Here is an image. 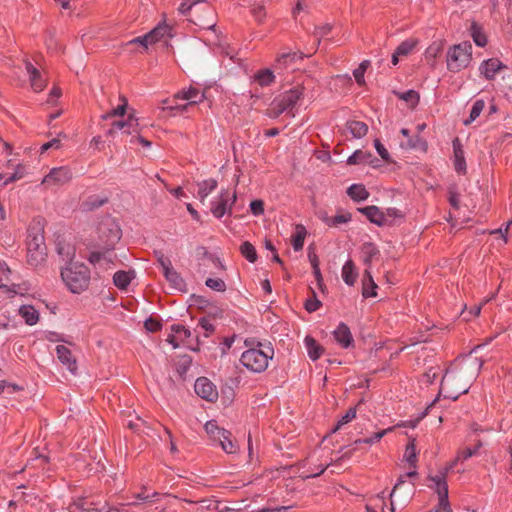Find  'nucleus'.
Returning a JSON list of instances; mask_svg holds the SVG:
<instances>
[{
	"label": "nucleus",
	"mask_w": 512,
	"mask_h": 512,
	"mask_svg": "<svg viewBox=\"0 0 512 512\" xmlns=\"http://www.w3.org/2000/svg\"><path fill=\"white\" fill-rule=\"evenodd\" d=\"M454 154V168L458 174H466L467 166L464 155V150L459 138H455L452 142Z\"/></svg>",
	"instance_id": "23"
},
{
	"label": "nucleus",
	"mask_w": 512,
	"mask_h": 512,
	"mask_svg": "<svg viewBox=\"0 0 512 512\" xmlns=\"http://www.w3.org/2000/svg\"><path fill=\"white\" fill-rule=\"evenodd\" d=\"M112 250H107L103 248V251H93L90 253L88 257V261L93 266H98L100 268L107 269L112 264H114V260L116 259V255L111 252Z\"/></svg>",
	"instance_id": "18"
},
{
	"label": "nucleus",
	"mask_w": 512,
	"mask_h": 512,
	"mask_svg": "<svg viewBox=\"0 0 512 512\" xmlns=\"http://www.w3.org/2000/svg\"><path fill=\"white\" fill-rule=\"evenodd\" d=\"M61 278L71 293L80 294L89 288L91 272L83 263H68L61 269Z\"/></svg>",
	"instance_id": "2"
},
{
	"label": "nucleus",
	"mask_w": 512,
	"mask_h": 512,
	"mask_svg": "<svg viewBox=\"0 0 512 512\" xmlns=\"http://www.w3.org/2000/svg\"><path fill=\"white\" fill-rule=\"evenodd\" d=\"M398 97L407 103H410L411 106H416L419 102V94L415 90H408L402 93L397 94Z\"/></svg>",
	"instance_id": "54"
},
{
	"label": "nucleus",
	"mask_w": 512,
	"mask_h": 512,
	"mask_svg": "<svg viewBox=\"0 0 512 512\" xmlns=\"http://www.w3.org/2000/svg\"><path fill=\"white\" fill-rule=\"evenodd\" d=\"M175 98L186 100V101H188V103L185 105L163 106L162 109L164 111H170L171 115H175V113H173L174 111L175 112H184V111H186L188 106L194 105V104H199V103L203 102V100L205 99V94H204V92L200 91L197 88L189 87L188 89H183V90L179 91L175 95Z\"/></svg>",
	"instance_id": "9"
},
{
	"label": "nucleus",
	"mask_w": 512,
	"mask_h": 512,
	"mask_svg": "<svg viewBox=\"0 0 512 512\" xmlns=\"http://www.w3.org/2000/svg\"><path fill=\"white\" fill-rule=\"evenodd\" d=\"M56 354H57L59 361L64 366H66L67 369L72 374H75L77 371V362H76V359L74 358L71 350L64 345H57Z\"/></svg>",
	"instance_id": "24"
},
{
	"label": "nucleus",
	"mask_w": 512,
	"mask_h": 512,
	"mask_svg": "<svg viewBox=\"0 0 512 512\" xmlns=\"http://www.w3.org/2000/svg\"><path fill=\"white\" fill-rule=\"evenodd\" d=\"M99 239L104 249L113 250L121 239V229L113 220L102 222L98 228Z\"/></svg>",
	"instance_id": "10"
},
{
	"label": "nucleus",
	"mask_w": 512,
	"mask_h": 512,
	"mask_svg": "<svg viewBox=\"0 0 512 512\" xmlns=\"http://www.w3.org/2000/svg\"><path fill=\"white\" fill-rule=\"evenodd\" d=\"M372 154L370 152L356 150L350 155L347 159V163L349 165H357V164H371L372 163Z\"/></svg>",
	"instance_id": "37"
},
{
	"label": "nucleus",
	"mask_w": 512,
	"mask_h": 512,
	"mask_svg": "<svg viewBox=\"0 0 512 512\" xmlns=\"http://www.w3.org/2000/svg\"><path fill=\"white\" fill-rule=\"evenodd\" d=\"M352 219L351 217V214L350 213H341V214H337L333 217H330V218H327L326 219V224L328 226H338L340 224H344V223H348L350 222Z\"/></svg>",
	"instance_id": "52"
},
{
	"label": "nucleus",
	"mask_w": 512,
	"mask_h": 512,
	"mask_svg": "<svg viewBox=\"0 0 512 512\" xmlns=\"http://www.w3.org/2000/svg\"><path fill=\"white\" fill-rule=\"evenodd\" d=\"M505 68V65L497 59V58H490L487 60H484L479 67L480 74L485 77L487 80H493L496 76V74Z\"/></svg>",
	"instance_id": "21"
},
{
	"label": "nucleus",
	"mask_w": 512,
	"mask_h": 512,
	"mask_svg": "<svg viewBox=\"0 0 512 512\" xmlns=\"http://www.w3.org/2000/svg\"><path fill=\"white\" fill-rule=\"evenodd\" d=\"M358 211L365 215L367 219L376 224L377 226H386L387 221L384 217L383 211L377 206L371 205L359 208Z\"/></svg>",
	"instance_id": "27"
},
{
	"label": "nucleus",
	"mask_w": 512,
	"mask_h": 512,
	"mask_svg": "<svg viewBox=\"0 0 512 512\" xmlns=\"http://www.w3.org/2000/svg\"><path fill=\"white\" fill-rule=\"evenodd\" d=\"M205 285L217 292H224L226 290L225 282L220 278H207Z\"/></svg>",
	"instance_id": "55"
},
{
	"label": "nucleus",
	"mask_w": 512,
	"mask_h": 512,
	"mask_svg": "<svg viewBox=\"0 0 512 512\" xmlns=\"http://www.w3.org/2000/svg\"><path fill=\"white\" fill-rule=\"evenodd\" d=\"M470 34L474 43L479 47H484L487 44V38L482 28L476 23L472 22L470 26Z\"/></svg>",
	"instance_id": "41"
},
{
	"label": "nucleus",
	"mask_w": 512,
	"mask_h": 512,
	"mask_svg": "<svg viewBox=\"0 0 512 512\" xmlns=\"http://www.w3.org/2000/svg\"><path fill=\"white\" fill-rule=\"evenodd\" d=\"M167 31L166 27L158 26L143 36L133 38L126 43V46L139 45L143 50H147L152 44L162 39Z\"/></svg>",
	"instance_id": "14"
},
{
	"label": "nucleus",
	"mask_w": 512,
	"mask_h": 512,
	"mask_svg": "<svg viewBox=\"0 0 512 512\" xmlns=\"http://www.w3.org/2000/svg\"><path fill=\"white\" fill-rule=\"evenodd\" d=\"M342 279L348 286H353L357 280L358 273L354 262L349 259L345 262L341 271Z\"/></svg>",
	"instance_id": "33"
},
{
	"label": "nucleus",
	"mask_w": 512,
	"mask_h": 512,
	"mask_svg": "<svg viewBox=\"0 0 512 512\" xmlns=\"http://www.w3.org/2000/svg\"><path fill=\"white\" fill-rule=\"evenodd\" d=\"M304 345L307 354L312 361L318 360L324 352V348L310 335H307L304 338Z\"/></svg>",
	"instance_id": "31"
},
{
	"label": "nucleus",
	"mask_w": 512,
	"mask_h": 512,
	"mask_svg": "<svg viewBox=\"0 0 512 512\" xmlns=\"http://www.w3.org/2000/svg\"><path fill=\"white\" fill-rule=\"evenodd\" d=\"M304 90L305 88L302 84H297L279 94L271 104L275 116H279L285 112H292L298 102L303 98Z\"/></svg>",
	"instance_id": "6"
},
{
	"label": "nucleus",
	"mask_w": 512,
	"mask_h": 512,
	"mask_svg": "<svg viewBox=\"0 0 512 512\" xmlns=\"http://www.w3.org/2000/svg\"><path fill=\"white\" fill-rule=\"evenodd\" d=\"M403 462L406 464L408 469L417 470L418 452L416 450L415 439H410L406 445Z\"/></svg>",
	"instance_id": "30"
},
{
	"label": "nucleus",
	"mask_w": 512,
	"mask_h": 512,
	"mask_svg": "<svg viewBox=\"0 0 512 512\" xmlns=\"http://www.w3.org/2000/svg\"><path fill=\"white\" fill-rule=\"evenodd\" d=\"M413 494V487L409 485L405 495L401 499L390 498V505H387L386 498L384 493L378 494L374 497H371L366 504L367 512H394L395 505L399 504L400 506H405L409 500L411 499Z\"/></svg>",
	"instance_id": "7"
},
{
	"label": "nucleus",
	"mask_w": 512,
	"mask_h": 512,
	"mask_svg": "<svg viewBox=\"0 0 512 512\" xmlns=\"http://www.w3.org/2000/svg\"><path fill=\"white\" fill-rule=\"evenodd\" d=\"M138 127V119L130 114L124 121H114L112 127L107 131V135L113 137L116 130H122L128 135H132L133 133H138Z\"/></svg>",
	"instance_id": "17"
},
{
	"label": "nucleus",
	"mask_w": 512,
	"mask_h": 512,
	"mask_svg": "<svg viewBox=\"0 0 512 512\" xmlns=\"http://www.w3.org/2000/svg\"><path fill=\"white\" fill-rule=\"evenodd\" d=\"M204 428L212 442L216 438H219L220 436L225 435L226 429L219 427L217 424V421H215V420H210V421L206 422Z\"/></svg>",
	"instance_id": "44"
},
{
	"label": "nucleus",
	"mask_w": 512,
	"mask_h": 512,
	"mask_svg": "<svg viewBox=\"0 0 512 512\" xmlns=\"http://www.w3.org/2000/svg\"><path fill=\"white\" fill-rule=\"evenodd\" d=\"M197 186V197L202 203H204L206 198L217 188L218 182L216 179L209 178L198 182Z\"/></svg>",
	"instance_id": "32"
},
{
	"label": "nucleus",
	"mask_w": 512,
	"mask_h": 512,
	"mask_svg": "<svg viewBox=\"0 0 512 512\" xmlns=\"http://www.w3.org/2000/svg\"><path fill=\"white\" fill-rule=\"evenodd\" d=\"M442 52V45L440 43L434 42L432 43L425 52L426 58L435 59Z\"/></svg>",
	"instance_id": "60"
},
{
	"label": "nucleus",
	"mask_w": 512,
	"mask_h": 512,
	"mask_svg": "<svg viewBox=\"0 0 512 512\" xmlns=\"http://www.w3.org/2000/svg\"><path fill=\"white\" fill-rule=\"evenodd\" d=\"M304 306L308 312L312 313L320 308L321 302L317 299L316 294L313 292V296L305 301Z\"/></svg>",
	"instance_id": "63"
},
{
	"label": "nucleus",
	"mask_w": 512,
	"mask_h": 512,
	"mask_svg": "<svg viewBox=\"0 0 512 512\" xmlns=\"http://www.w3.org/2000/svg\"><path fill=\"white\" fill-rule=\"evenodd\" d=\"M484 107H485L484 100H482V99L476 100L472 105L469 118L464 120V125H469L473 121H475L482 113Z\"/></svg>",
	"instance_id": "47"
},
{
	"label": "nucleus",
	"mask_w": 512,
	"mask_h": 512,
	"mask_svg": "<svg viewBox=\"0 0 512 512\" xmlns=\"http://www.w3.org/2000/svg\"><path fill=\"white\" fill-rule=\"evenodd\" d=\"M132 504L133 503H120L117 506H111L109 503L105 502L102 507H97L94 509L99 512H113V511L121 512V511H124V508L126 506L132 505Z\"/></svg>",
	"instance_id": "59"
},
{
	"label": "nucleus",
	"mask_w": 512,
	"mask_h": 512,
	"mask_svg": "<svg viewBox=\"0 0 512 512\" xmlns=\"http://www.w3.org/2000/svg\"><path fill=\"white\" fill-rule=\"evenodd\" d=\"M237 200L235 191L230 192L228 189H222L218 196L211 202V213L217 218L221 219L224 215H231L232 207Z\"/></svg>",
	"instance_id": "8"
},
{
	"label": "nucleus",
	"mask_w": 512,
	"mask_h": 512,
	"mask_svg": "<svg viewBox=\"0 0 512 512\" xmlns=\"http://www.w3.org/2000/svg\"><path fill=\"white\" fill-rule=\"evenodd\" d=\"M482 447V443L479 441L474 447H467L460 450L456 455V460L466 461L472 456L476 455L479 449Z\"/></svg>",
	"instance_id": "51"
},
{
	"label": "nucleus",
	"mask_w": 512,
	"mask_h": 512,
	"mask_svg": "<svg viewBox=\"0 0 512 512\" xmlns=\"http://www.w3.org/2000/svg\"><path fill=\"white\" fill-rule=\"evenodd\" d=\"M347 129L353 135L354 138H363L368 132V126L362 121H349L347 123Z\"/></svg>",
	"instance_id": "39"
},
{
	"label": "nucleus",
	"mask_w": 512,
	"mask_h": 512,
	"mask_svg": "<svg viewBox=\"0 0 512 512\" xmlns=\"http://www.w3.org/2000/svg\"><path fill=\"white\" fill-rule=\"evenodd\" d=\"M356 417V408H350L348 411L341 417L338 421L336 427L334 428V432L339 430L343 425L349 423Z\"/></svg>",
	"instance_id": "57"
},
{
	"label": "nucleus",
	"mask_w": 512,
	"mask_h": 512,
	"mask_svg": "<svg viewBox=\"0 0 512 512\" xmlns=\"http://www.w3.org/2000/svg\"><path fill=\"white\" fill-rule=\"evenodd\" d=\"M392 430H393V427H389L387 429H384V430L374 433L370 437H367L364 439H357L354 442V445L358 446L360 444H368V445L375 444V443L379 442L388 432H391Z\"/></svg>",
	"instance_id": "45"
},
{
	"label": "nucleus",
	"mask_w": 512,
	"mask_h": 512,
	"mask_svg": "<svg viewBox=\"0 0 512 512\" xmlns=\"http://www.w3.org/2000/svg\"><path fill=\"white\" fill-rule=\"evenodd\" d=\"M212 444L219 445L228 454H235L239 450V446L229 430H225V435L216 438Z\"/></svg>",
	"instance_id": "28"
},
{
	"label": "nucleus",
	"mask_w": 512,
	"mask_h": 512,
	"mask_svg": "<svg viewBox=\"0 0 512 512\" xmlns=\"http://www.w3.org/2000/svg\"><path fill=\"white\" fill-rule=\"evenodd\" d=\"M56 252L67 264L74 263L73 259L76 256V248L72 243L58 238L56 242Z\"/></svg>",
	"instance_id": "26"
},
{
	"label": "nucleus",
	"mask_w": 512,
	"mask_h": 512,
	"mask_svg": "<svg viewBox=\"0 0 512 512\" xmlns=\"http://www.w3.org/2000/svg\"><path fill=\"white\" fill-rule=\"evenodd\" d=\"M121 104H119L117 107L111 109L110 111L106 112L101 116L103 120H108L112 117H122L126 113V109L128 106L127 99L124 96L120 97Z\"/></svg>",
	"instance_id": "43"
},
{
	"label": "nucleus",
	"mask_w": 512,
	"mask_h": 512,
	"mask_svg": "<svg viewBox=\"0 0 512 512\" xmlns=\"http://www.w3.org/2000/svg\"><path fill=\"white\" fill-rule=\"evenodd\" d=\"M369 66H370V61L364 60L360 63V65L356 69H354L353 76L358 85L362 86L365 84L364 75Z\"/></svg>",
	"instance_id": "50"
},
{
	"label": "nucleus",
	"mask_w": 512,
	"mask_h": 512,
	"mask_svg": "<svg viewBox=\"0 0 512 512\" xmlns=\"http://www.w3.org/2000/svg\"><path fill=\"white\" fill-rule=\"evenodd\" d=\"M240 252L250 263L256 262L257 252L255 247L249 241H245L241 244Z\"/></svg>",
	"instance_id": "48"
},
{
	"label": "nucleus",
	"mask_w": 512,
	"mask_h": 512,
	"mask_svg": "<svg viewBox=\"0 0 512 512\" xmlns=\"http://www.w3.org/2000/svg\"><path fill=\"white\" fill-rule=\"evenodd\" d=\"M19 315L27 325H35L39 321V312L32 305H22L19 308Z\"/></svg>",
	"instance_id": "35"
},
{
	"label": "nucleus",
	"mask_w": 512,
	"mask_h": 512,
	"mask_svg": "<svg viewBox=\"0 0 512 512\" xmlns=\"http://www.w3.org/2000/svg\"><path fill=\"white\" fill-rule=\"evenodd\" d=\"M482 364L477 358H469L448 369L441 381V391L445 392V397L456 400L461 394L467 393Z\"/></svg>",
	"instance_id": "1"
},
{
	"label": "nucleus",
	"mask_w": 512,
	"mask_h": 512,
	"mask_svg": "<svg viewBox=\"0 0 512 512\" xmlns=\"http://www.w3.org/2000/svg\"><path fill=\"white\" fill-rule=\"evenodd\" d=\"M365 275L368 277V282L371 284V289L367 287V280H363L362 295L364 298L375 297L377 284L374 282L373 277L369 270H365Z\"/></svg>",
	"instance_id": "49"
},
{
	"label": "nucleus",
	"mask_w": 512,
	"mask_h": 512,
	"mask_svg": "<svg viewBox=\"0 0 512 512\" xmlns=\"http://www.w3.org/2000/svg\"><path fill=\"white\" fill-rule=\"evenodd\" d=\"M347 194L352 200L356 202L365 201L369 197V192L362 184H352L347 189Z\"/></svg>",
	"instance_id": "36"
},
{
	"label": "nucleus",
	"mask_w": 512,
	"mask_h": 512,
	"mask_svg": "<svg viewBox=\"0 0 512 512\" xmlns=\"http://www.w3.org/2000/svg\"><path fill=\"white\" fill-rule=\"evenodd\" d=\"M374 147L379 154V156L386 162L390 160V154L385 146L381 143L379 139L374 140Z\"/></svg>",
	"instance_id": "64"
},
{
	"label": "nucleus",
	"mask_w": 512,
	"mask_h": 512,
	"mask_svg": "<svg viewBox=\"0 0 512 512\" xmlns=\"http://www.w3.org/2000/svg\"><path fill=\"white\" fill-rule=\"evenodd\" d=\"M379 254V250L372 243H365L362 246V257L365 265H369L373 258Z\"/></svg>",
	"instance_id": "46"
},
{
	"label": "nucleus",
	"mask_w": 512,
	"mask_h": 512,
	"mask_svg": "<svg viewBox=\"0 0 512 512\" xmlns=\"http://www.w3.org/2000/svg\"><path fill=\"white\" fill-rule=\"evenodd\" d=\"M274 350L271 347L250 348L241 355L240 362L249 371L253 373L264 372L269 364V360L273 358Z\"/></svg>",
	"instance_id": "5"
},
{
	"label": "nucleus",
	"mask_w": 512,
	"mask_h": 512,
	"mask_svg": "<svg viewBox=\"0 0 512 512\" xmlns=\"http://www.w3.org/2000/svg\"><path fill=\"white\" fill-rule=\"evenodd\" d=\"M63 137V138H66V135L63 134V133H60L58 135L57 138H53L52 140L44 143L41 147H40V152L41 153H44L46 151H48L49 149H59L61 147V140H60V137Z\"/></svg>",
	"instance_id": "56"
},
{
	"label": "nucleus",
	"mask_w": 512,
	"mask_h": 512,
	"mask_svg": "<svg viewBox=\"0 0 512 512\" xmlns=\"http://www.w3.org/2000/svg\"><path fill=\"white\" fill-rule=\"evenodd\" d=\"M163 275L165 279L174 287L180 289L184 285V281L180 274L173 268L172 265L164 269Z\"/></svg>",
	"instance_id": "38"
},
{
	"label": "nucleus",
	"mask_w": 512,
	"mask_h": 512,
	"mask_svg": "<svg viewBox=\"0 0 512 512\" xmlns=\"http://www.w3.org/2000/svg\"><path fill=\"white\" fill-rule=\"evenodd\" d=\"M415 44L413 41H403L397 48H396V52H397V55H400V56H406L408 55L414 48Z\"/></svg>",
	"instance_id": "61"
},
{
	"label": "nucleus",
	"mask_w": 512,
	"mask_h": 512,
	"mask_svg": "<svg viewBox=\"0 0 512 512\" xmlns=\"http://www.w3.org/2000/svg\"><path fill=\"white\" fill-rule=\"evenodd\" d=\"M194 390L201 398L213 402L218 398L215 385L206 377H200L195 381Z\"/></svg>",
	"instance_id": "16"
},
{
	"label": "nucleus",
	"mask_w": 512,
	"mask_h": 512,
	"mask_svg": "<svg viewBox=\"0 0 512 512\" xmlns=\"http://www.w3.org/2000/svg\"><path fill=\"white\" fill-rule=\"evenodd\" d=\"M303 58L304 54L300 51L282 53L275 60L274 68L276 70L293 69L294 64Z\"/></svg>",
	"instance_id": "20"
},
{
	"label": "nucleus",
	"mask_w": 512,
	"mask_h": 512,
	"mask_svg": "<svg viewBox=\"0 0 512 512\" xmlns=\"http://www.w3.org/2000/svg\"><path fill=\"white\" fill-rule=\"evenodd\" d=\"M191 336V331L184 325L174 324L171 326V333L167 336L166 341L171 344L174 349L180 347L181 345L190 348L188 340Z\"/></svg>",
	"instance_id": "15"
},
{
	"label": "nucleus",
	"mask_w": 512,
	"mask_h": 512,
	"mask_svg": "<svg viewBox=\"0 0 512 512\" xmlns=\"http://www.w3.org/2000/svg\"><path fill=\"white\" fill-rule=\"evenodd\" d=\"M275 76L270 69H261L254 74V81L260 86H269L274 82Z\"/></svg>",
	"instance_id": "40"
},
{
	"label": "nucleus",
	"mask_w": 512,
	"mask_h": 512,
	"mask_svg": "<svg viewBox=\"0 0 512 512\" xmlns=\"http://www.w3.org/2000/svg\"><path fill=\"white\" fill-rule=\"evenodd\" d=\"M401 134L407 138L406 142H402L400 145L404 149H418L423 152H426L428 149V143L425 139H423L419 134L410 135V131L407 128L401 129Z\"/></svg>",
	"instance_id": "22"
},
{
	"label": "nucleus",
	"mask_w": 512,
	"mask_h": 512,
	"mask_svg": "<svg viewBox=\"0 0 512 512\" xmlns=\"http://www.w3.org/2000/svg\"><path fill=\"white\" fill-rule=\"evenodd\" d=\"M126 425L134 432H143L146 422L141 417L136 416L134 420H128Z\"/></svg>",
	"instance_id": "58"
},
{
	"label": "nucleus",
	"mask_w": 512,
	"mask_h": 512,
	"mask_svg": "<svg viewBox=\"0 0 512 512\" xmlns=\"http://www.w3.org/2000/svg\"><path fill=\"white\" fill-rule=\"evenodd\" d=\"M47 259L44 234L40 229L31 228L27 237V263L32 267L42 266Z\"/></svg>",
	"instance_id": "4"
},
{
	"label": "nucleus",
	"mask_w": 512,
	"mask_h": 512,
	"mask_svg": "<svg viewBox=\"0 0 512 512\" xmlns=\"http://www.w3.org/2000/svg\"><path fill=\"white\" fill-rule=\"evenodd\" d=\"M202 0H182L179 6V12L181 14H186L189 11H192L196 8V4L200 3Z\"/></svg>",
	"instance_id": "62"
},
{
	"label": "nucleus",
	"mask_w": 512,
	"mask_h": 512,
	"mask_svg": "<svg viewBox=\"0 0 512 512\" xmlns=\"http://www.w3.org/2000/svg\"><path fill=\"white\" fill-rule=\"evenodd\" d=\"M417 474H418L417 470H415V469H408V471L405 474L400 475L399 478L397 479L396 484L394 485L393 490L390 493V498L401 499L405 495V493L407 491V488H408V487L405 488V491H404L403 494L400 493L402 488H403V486L406 483V479L407 478L416 477ZM409 485L410 484H408L407 486H409ZM411 485L414 488V485L413 484H411Z\"/></svg>",
	"instance_id": "29"
},
{
	"label": "nucleus",
	"mask_w": 512,
	"mask_h": 512,
	"mask_svg": "<svg viewBox=\"0 0 512 512\" xmlns=\"http://www.w3.org/2000/svg\"><path fill=\"white\" fill-rule=\"evenodd\" d=\"M72 179V172L66 166L52 168L42 180V185L47 188L61 186L68 183Z\"/></svg>",
	"instance_id": "12"
},
{
	"label": "nucleus",
	"mask_w": 512,
	"mask_h": 512,
	"mask_svg": "<svg viewBox=\"0 0 512 512\" xmlns=\"http://www.w3.org/2000/svg\"><path fill=\"white\" fill-rule=\"evenodd\" d=\"M191 21L201 29H212L216 24L214 11L207 4L193 10Z\"/></svg>",
	"instance_id": "13"
},
{
	"label": "nucleus",
	"mask_w": 512,
	"mask_h": 512,
	"mask_svg": "<svg viewBox=\"0 0 512 512\" xmlns=\"http://www.w3.org/2000/svg\"><path fill=\"white\" fill-rule=\"evenodd\" d=\"M428 479L432 483L431 488H433L438 494L439 507L441 509H447L450 504L448 500V484L446 472L439 470L435 475H429Z\"/></svg>",
	"instance_id": "11"
},
{
	"label": "nucleus",
	"mask_w": 512,
	"mask_h": 512,
	"mask_svg": "<svg viewBox=\"0 0 512 512\" xmlns=\"http://www.w3.org/2000/svg\"><path fill=\"white\" fill-rule=\"evenodd\" d=\"M25 68L32 90L34 92L43 91L47 85V81L42 73L29 61H25Z\"/></svg>",
	"instance_id": "19"
},
{
	"label": "nucleus",
	"mask_w": 512,
	"mask_h": 512,
	"mask_svg": "<svg viewBox=\"0 0 512 512\" xmlns=\"http://www.w3.org/2000/svg\"><path fill=\"white\" fill-rule=\"evenodd\" d=\"M307 235V231L303 225H297L296 231L292 236V246L295 251H300L303 249L304 241Z\"/></svg>",
	"instance_id": "42"
},
{
	"label": "nucleus",
	"mask_w": 512,
	"mask_h": 512,
	"mask_svg": "<svg viewBox=\"0 0 512 512\" xmlns=\"http://www.w3.org/2000/svg\"><path fill=\"white\" fill-rule=\"evenodd\" d=\"M473 47L469 41H463L449 47L446 53V66L450 72L458 73L472 62Z\"/></svg>",
	"instance_id": "3"
},
{
	"label": "nucleus",
	"mask_w": 512,
	"mask_h": 512,
	"mask_svg": "<svg viewBox=\"0 0 512 512\" xmlns=\"http://www.w3.org/2000/svg\"><path fill=\"white\" fill-rule=\"evenodd\" d=\"M24 174H25V167L21 164H18L14 173H12L9 177L4 178V176L2 174H0V180L4 181L3 182L4 185H7L9 183H12L16 180L23 178Z\"/></svg>",
	"instance_id": "53"
},
{
	"label": "nucleus",
	"mask_w": 512,
	"mask_h": 512,
	"mask_svg": "<svg viewBox=\"0 0 512 512\" xmlns=\"http://www.w3.org/2000/svg\"><path fill=\"white\" fill-rule=\"evenodd\" d=\"M134 278L133 271H117L113 276L114 285L120 290H126Z\"/></svg>",
	"instance_id": "34"
},
{
	"label": "nucleus",
	"mask_w": 512,
	"mask_h": 512,
	"mask_svg": "<svg viewBox=\"0 0 512 512\" xmlns=\"http://www.w3.org/2000/svg\"><path fill=\"white\" fill-rule=\"evenodd\" d=\"M335 341L342 347H350L354 340L349 327L345 323H340L337 328L333 331Z\"/></svg>",
	"instance_id": "25"
}]
</instances>
